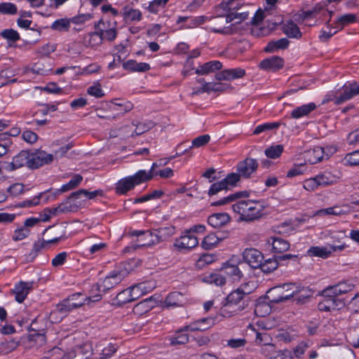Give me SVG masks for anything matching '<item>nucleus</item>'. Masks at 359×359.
I'll use <instances>...</instances> for the list:
<instances>
[{
    "label": "nucleus",
    "mask_w": 359,
    "mask_h": 359,
    "mask_svg": "<svg viewBox=\"0 0 359 359\" xmlns=\"http://www.w3.org/2000/svg\"><path fill=\"white\" fill-rule=\"evenodd\" d=\"M205 280L216 285H223L226 282L224 276L222 273H212L205 277Z\"/></svg>",
    "instance_id": "nucleus-52"
},
{
    "label": "nucleus",
    "mask_w": 359,
    "mask_h": 359,
    "mask_svg": "<svg viewBox=\"0 0 359 359\" xmlns=\"http://www.w3.org/2000/svg\"><path fill=\"white\" fill-rule=\"evenodd\" d=\"M231 220L227 213H215L211 215L208 219V224L214 228H221L227 224Z\"/></svg>",
    "instance_id": "nucleus-25"
},
{
    "label": "nucleus",
    "mask_w": 359,
    "mask_h": 359,
    "mask_svg": "<svg viewBox=\"0 0 359 359\" xmlns=\"http://www.w3.org/2000/svg\"><path fill=\"white\" fill-rule=\"evenodd\" d=\"M82 180V176L75 175L68 183L62 185L60 189L61 191L65 192L76 188L81 182Z\"/></svg>",
    "instance_id": "nucleus-51"
},
{
    "label": "nucleus",
    "mask_w": 359,
    "mask_h": 359,
    "mask_svg": "<svg viewBox=\"0 0 359 359\" xmlns=\"http://www.w3.org/2000/svg\"><path fill=\"white\" fill-rule=\"evenodd\" d=\"M316 109V104L313 102L303 104L296 107L291 112V117L295 119L308 116L311 111Z\"/></svg>",
    "instance_id": "nucleus-32"
},
{
    "label": "nucleus",
    "mask_w": 359,
    "mask_h": 359,
    "mask_svg": "<svg viewBox=\"0 0 359 359\" xmlns=\"http://www.w3.org/2000/svg\"><path fill=\"white\" fill-rule=\"evenodd\" d=\"M278 263L277 259H269L266 260L264 263L262 262L259 268H260L264 273H269L278 268Z\"/></svg>",
    "instance_id": "nucleus-49"
},
{
    "label": "nucleus",
    "mask_w": 359,
    "mask_h": 359,
    "mask_svg": "<svg viewBox=\"0 0 359 359\" xmlns=\"http://www.w3.org/2000/svg\"><path fill=\"white\" fill-rule=\"evenodd\" d=\"M224 273L232 278L233 280H238L242 277V273L237 266H229L224 269Z\"/></svg>",
    "instance_id": "nucleus-50"
},
{
    "label": "nucleus",
    "mask_w": 359,
    "mask_h": 359,
    "mask_svg": "<svg viewBox=\"0 0 359 359\" xmlns=\"http://www.w3.org/2000/svg\"><path fill=\"white\" fill-rule=\"evenodd\" d=\"M97 348H102V354L106 357H111L117 350L118 346L112 343L103 341L100 343Z\"/></svg>",
    "instance_id": "nucleus-46"
},
{
    "label": "nucleus",
    "mask_w": 359,
    "mask_h": 359,
    "mask_svg": "<svg viewBox=\"0 0 359 359\" xmlns=\"http://www.w3.org/2000/svg\"><path fill=\"white\" fill-rule=\"evenodd\" d=\"M93 349L89 344H84L76 348L74 353L64 354L62 359H88L92 354Z\"/></svg>",
    "instance_id": "nucleus-15"
},
{
    "label": "nucleus",
    "mask_w": 359,
    "mask_h": 359,
    "mask_svg": "<svg viewBox=\"0 0 359 359\" xmlns=\"http://www.w3.org/2000/svg\"><path fill=\"white\" fill-rule=\"evenodd\" d=\"M220 241L221 238L216 234L210 233L203 238L201 242V246L205 250H210L215 248Z\"/></svg>",
    "instance_id": "nucleus-40"
},
{
    "label": "nucleus",
    "mask_w": 359,
    "mask_h": 359,
    "mask_svg": "<svg viewBox=\"0 0 359 359\" xmlns=\"http://www.w3.org/2000/svg\"><path fill=\"white\" fill-rule=\"evenodd\" d=\"M214 323V320L212 318H203L198 320L189 325H187L184 327L183 330L186 331H203L207 330L209 327L212 325Z\"/></svg>",
    "instance_id": "nucleus-31"
},
{
    "label": "nucleus",
    "mask_w": 359,
    "mask_h": 359,
    "mask_svg": "<svg viewBox=\"0 0 359 359\" xmlns=\"http://www.w3.org/2000/svg\"><path fill=\"white\" fill-rule=\"evenodd\" d=\"M78 208L79 205H77V203H72V201H69V197H68L64 202L60 203L57 207L51 209H46V213L49 212L51 216L56 215L60 212L76 211Z\"/></svg>",
    "instance_id": "nucleus-19"
},
{
    "label": "nucleus",
    "mask_w": 359,
    "mask_h": 359,
    "mask_svg": "<svg viewBox=\"0 0 359 359\" xmlns=\"http://www.w3.org/2000/svg\"><path fill=\"white\" fill-rule=\"evenodd\" d=\"M157 303L158 299L154 296H151L137 304L133 309V311L137 315H142L154 308Z\"/></svg>",
    "instance_id": "nucleus-21"
},
{
    "label": "nucleus",
    "mask_w": 359,
    "mask_h": 359,
    "mask_svg": "<svg viewBox=\"0 0 359 359\" xmlns=\"http://www.w3.org/2000/svg\"><path fill=\"white\" fill-rule=\"evenodd\" d=\"M133 293H132L130 287L121 291L116 296V300L119 304H125L128 302H130L136 300L137 299L133 297Z\"/></svg>",
    "instance_id": "nucleus-44"
},
{
    "label": "nucleus",
    "mask_w": 359,
    "mask_h": 359,
    "mask_svg": "<svg viewBox=\"0 0 359 359\" xmlns=\"http://www.w3.org/2000/svg\"><path fill=\"white\" fill-rule=\"evenodd\" d=\"M324 149L320 147H316L312 149L306 151L304 157L310 164H315L323 160L324 156Z\"/></svg>",
    "instance_id": "nucleus-30"
},
{
    "label": "nucleus",
    "mask_w": 359,
    "mask_h": 359,
    "mask_svg": "<svg viewBox=\"0 0 359 359\" xmlns=\"http://www.w3.org/2000/svg\"><path fill=\"white\" fill-rule=\"evenodd\" d=\"M228 8V4L222 3L217 7L218 15L211 19V31L215 33H219L222 34H231L236 32V29L234 28V25L230 23L229 19H227V13L225 14L222 13L219 11L223 9L224 11Z\"/></svg>",
    "instance_id": "nucleus-5"
},
{
    "label": "nucleus",
    "mask_w": 359,
    "mask_h": 359,
    "mask_svg": "<svg viewBox=\"0 0 359 359\" xmlns=\"http://www.w3.org/2000/svg\"><path fill=\"white\" fill-rule=\"evenodd\" d=\"M304 188L309 191H313L320 186L316 176L304 181Z\"/></svg>",
    "instance_id": "nucleus-59"
},
{
    "label": "nucleus",
    "mask_w": 359,
    "mask_h": 359,
    "mask_svg": "<svg viewBox=\"0 0 359 359\" xmlns=\"http://www.w3.org/2000/svg\"><path fill=\"white\" fill-rule=\"evenodd\" d=\"M245 74V72L241 68L224 69L215 75L218 81H231L242 78Z\"/></svg>",
    "instance_id": "nucleus-18"
},
{
    "label": "nucleus",
    "mask_w": 359,
    "mask_h": 359,
    "mask_svg": "<svg viewBox=\"0 0 359 359\" xmlns=\"http://www.w3.org/2000/svg\"><path fill=\"white\" fill-rule=\"evenodd\" d=\"M128 275L126 269L113 271L99 285V290L107 291L119 284Z\"/></svg>",
    "instance_id": "nucleus-10"
},
{
    "label": "nucleus",
    "mask_w": 359,
    "mask_h": 359,
    "mask_svg": "<svg viewBox=\"0 0 359 359\" xmlns=\"http://www.w3.org/2000/svg\"><path fill=\"white\" fill-rule=\"evenodd\" d=\"M267 243L272 246V249L276 253H282L290 248V243L280 237H271L268 239Z\"/></svg>",
    "instance_id": "nucleus-28"
},
{
    "label": "nucleus",
    "mask_w": 359,
    "mask_h": 359,
    "mask_svg": "<svg viewBox=\"0 0 359 359\" xmlns=\"http://www.w3.org/2000/svg\"><path fill=\"white\" fill-rule=\"evenodd\" d=\"M241 176L238 173L232 172L231 174H229L224 180H222V182H224L225 187L226 189H229L231 187H234L236 183L240 180Z\"/></svg>",
    "instance_id": "nucleus-54"
},
{
    "label": "nucleus",
    "mask_w": 359,
    "mask_h": 359,
    "mask_svg": "<svg viewBox=\"0 0 359 359\" xmlns=\"http://www.w3.org/2000/svg\"><path fill=\"white\" fill-rule=\"evenodd\" d=\"M313 295V291L308 287H302L297 285V291L294 292V301L298 304L306 303Z\"/></svg>",
    "instance_id": "nucleus-34"
},
{
    "label": "nucleus",
    "mask_w": 359,
    "mask_h": 359,
    "mask_svg": "<svg viewBox=\"0 0 359 359\" xmlns=\"http://www.w3.org/2000/svg\"><path fill=\"white\" fill-rule=\"evenodd\" d=\"M253 330L256 332L255 341L257 345H267L272 342V337L265 330H255V329Z\"/></svg>",
    "instance_id": "nucleus-41"
},
{
    "label": "nucleus",
    "mask_w": 359,
    "mask_h": 359,
    "mask_svg": "<svg viewBox=\"0 0 359 359\" xmlns=\"http://www.w3.org/2000/svg\"><path fill=\"white\" fill-rule=\"evenodd\" d=\"M290 41L286 38H282L277 41H271L264 48L266 53H273L279 49H285L288 47Z\"/></svg>",
    "instance_id": "nucleus-37"
},
{
    "label": "nucleus",
    "mask_w": 359,
    "mask_h": 359,
    "mask_svg": "<svg viewBox=\"0 0 359 359\" xmlns=\"http://www.w3.org/2000/svg\"><path fill=\"white\" fill-rule=\"evenodd\" d=\"M307 254L310 257H319L322 258H327L332 254V250L328 247H311L308 251Z\"/></svg>",
    "instance_id": "nucleus-38"
},
{
    "label": "nucleus",
    "mask_w": 359,
    "mask_h": 359,
    "mask_svg": "<svg viewBox=\"0 0 359 359\" xmlns=\"http://www.w3.org/2000/svg\"><path fill=\"white\" fill-rule=\"evenodd\" d=\"M280 123L279 122H273V123H266L262 125L257 126L253 132L254 135H259V133L266 131L271 130L276 128H278L280 126Z\"/></svg>",
    "instance_id": "nucleus-53"
},
{
    "label": "nucleus",
    "mask_w": 359,
    "mask_h": 359,
    "mask_svg": "<svg viewBox=\"0 0 359 359\" xmlns=\"http://www.w3.org/2000/svg\"><path fill=\"white\" fill-rule=\"evenodd\" d=\"M240 8H226L227 11V19H229V22H231L233 20H236V22L233 24L234 26L237 24L241 23L243 21L245 20L249 15V11H244L242 12H238ZM236 29V27H234Z\"/></svg>",
    "instance_id": "nucleus-27"
},
{
    "label": "nucleus",
    "mask_w": 359,
    "mask_h": 359,
    "mask_svg": "<svg viewBox=\"0 0 359 359\" xmlns=\"http://www.w3.org/2000/svg\"><path fill=\"white\" fill-rule=\"evenodd\" d=\"M344 160L346 161V164L350 165H359V150L346 154Z\"/></svg>",
    "instance_id": "nucleus-64"
},
{
    "label": "nucleus",
    "mask_w": 359,
    "mask_h": 359,
    "mask_svg": "<svg viewBox=\"0 0 359 359\" xmlns=\"http://www.w3.org/2000/svg\"><path fill=\"white\" fill-rule=\"evenodd\" d=\"M31 288L32 283L20 282L13 290V293L15 294V300L19 303H22L27 297Z\"/></svg>",
    "instance_id": "nucleus-26"
},
{
    "label": "nucleus",
    "mask_w": 359,
    "mask_h": 359,
    "mask_svg": "<svg viewBox=\"0 0 359 359\" xmlns=\"http://www.w3.org/2000/svg\"><path fill=\"white\" fill-rule=\"evenodd\" d=\"M155 287L156 285L154 282L148 281L140 283L131 286L130 287V289L132 293H133V297L137 299L141 296L151 292L155 288Z\"/></svg>",
    "instance_id": "nucleus-20"
},
{
    "label": "nucleus",
    "mask_w": 359,
    "mask_h": 359,
    "mask_svg": "<svg viewBox=\"0 0 359 359\" xmlns=\"http://www.w3.org/2000/svg\"><path fill=\"white\" fill-rule=\"evenodd\" d=\"M148 178L149 177L146 175V170H140L132 176L120 180L116 184V191L119 194H125L136 185L147 182Z\"/></svg>",
    "instance_id": "nucleus-6"
},
{
    "label": "nucleus",
    "mask_w": 359,
    "mask_h": 359,
    "mask_svg": "<svg viewBox=\"0 0 359 359\" xmlns=\"http://www.w3.org/2000/svg\"><path fill=\"white\" fill-rule=\"evenodd\" d=\"M251 292L247 285H241L232 291L225 299L219 310V314L225 318H229L238 314L248 304V294Z\"/></svg>",
    "instance_id": "nucleus-1"
},
{
    "label": "nucleus",
    "mask_w": 359,
    "mask_h": 359,
    "mask_svg": "<svg viewBox=\"0 0 359 359\" xmlns=\"http://www.w3.org/2000/svg\"><path fill=\"white\" fill-rule=\"evenodd\" d=\"M123 69L130 72H144L150 69V66L146 62H137L135 60H130L123 64Z\"/></svg>",
    "instance_id": "nucleus-35"
},
{
    "label": "nucleus",
    "mask_w": 359,
    "mask_h": 359,
    "mask_svg": "<svg viewBox=\"0 0 359 359\" xmlns=\"http://www.w3.org/2000/svg\"><path fill=\"white\" fill-rule=\"evenodd\" d=\"M30 229H26L23 226L17 229L12 236L13 240L15 241H22L29 236Z\"/></svg>",
    "instance_id": "nucleus-58"
},
{
    "label": "nucleus",
    "mask_w": 359,
    "mask_h": 359,
    "mask_svg": "<svg viewBox=\"0 0 359 359\" xmlns=\"http://www.w3.org/2000/svg\"><path fill=\"white\" fill-rule=\"evenodd\" d=\"M244 261L252 268L257 269L264 259L262 253L255 248H247L243 252Z\"/></svg>",
    "instance_id": "nucleus-13"
},
{
    "label": "nucleus",
    "mask_w": 359,
    "mask_h": 359,
    "mask_svg": "<svg viewBox=\"0 0 359 359\" xmlns=\"http://www.w3.org/2000/svg\"><path fill=\"white\" fill-rule=\"evenodd\" d=\"M198 244L197 237L190 233V231H186L184 235L175 240L173 246L179 252H187L196 247Z\"/></svg>",
    "instance_id": "nucleus-9"
},
{
    "label": "nucleus",
    "mask_w": 359,
    "mask_h": 359,
    "mask_svg": "<svg viewBox=\"0 0 359 359\" xmlns=\"http://www.w3.org/2000/svg\"><path fill=\"white\" fill-rule=\"evenodd\" d=\"M325 299L318 304V309L320 311H330L344 306V303L333 297H325Z\"/></svg>",
    "instance_id": "nucleus-24"
},
{
    "label": "nucleus",
    "mask_w": 359,
    "mask_h": 359,
    "mask_svg": "<svg viewBox=\"0 0 359 359\" xmlns=\"http://www.w3.org/2000/svg\"><path fill=\"white\" fill-rule=\"evenodd\" d=\"M283 151V146L281 144L272 145L267 148L264 153L270 158H278Z\"/></svg>",
    "instance_id": "nucleus-48"
},
{
    "label": "nucleus",
    "mask_w": 359,
    "mask_h": 359,
    "mask_svg": "<svg viewBox=\"0 0 359 359\" xmlns=\"http://www.w3.org/2000/svg\"><path fill=\"white\" fill-rule=\"evenodd\" d=\"M359 95V84L357 83H350L345 84L339 95H335L333 98H328L323 102L333 101L335 104H340L347 100H351L353 97Z\"/></svg>",
    "instance_id": "nucleus-7"
},
{
    "label": "nucleus",
    "mask_w": 359,
    "mask_h": 359,
    "mask_svg": "<svg viewBox=\"0 0 359 359\" xmlns=\"http://www.w3.org/2000/svg\"><path fill=\"white\" fill-rule=\"evenodd\" d=\"M123 17L129 20H140L142 18L141 12L137 9H133L129 6H125L123 9Z\"/></svg>",
    "instance_id": "nucleus-42"
},
{
    "label": "nucleus",
    "mask_w": 359,
    "mask_h": 359,
    "mask_svg": "<svg viewBox=\"0 0 359 359\" xmlns=\"http://www.w3.org/2000/svg\"><path fill=\"white\" fill-rule=\"evenodd\" d=\"M94 298L96 299H93L92 297H87L81 292L74 293L57 305V310L50 313V318H54V316L57 313L65 315L73 309L83 306L86 302L98 301L100 299V296L97 295Z\"/></svg>",
    "instance_id": "nucleus-4"
},
{
    "label": "nucleus",
    "mask_w": 359,
    "mask_h": 359,
    "mask_svg": "<svg viewBox=\"0 0 359 359\" xmlns=\"http://www.w3.org/2000/svg\"><path fill=\"white\" fill-rule=\"evenodd\" d=\"M284 65L283 59L278 56H272L269 58L262 60L259 67L264 70L277 71L283 68Z\"/></svg>",
    "instance_id": "nucleus-17"
},
{
    "label": "nucleus",
    "mask_w": 359,
    "mask_h": 359,
    "mask_svg": "<svg viewBox=\"0 0 359 359\" xmlns=\"http://www.w3.org/2000/svg\"><path fill=\"white\" fill-rule=\"evenodd\" d=\"M133 126H136V128L134 131V133L136 135H140L149 131L150 129L153 128L156 126V123L152 121H147L143 123H135L133 121Z\"/></svg>",
    "instance_id": "nucleus-43"
},
{
    "label": "nucleus",
    "mask_w": 359,
    "mask_h": 359,
    "mask_svg": "<svg viewBox=\"0 0 359 359\" xmlns=\"http://www.w3.org/2000/svg\"><path fill=\"white\" fill-rule=\"evenodd\" d=\"M320 187H327L336 184L339 177L330 170H325L316 175Z\"/></svg>",
    "instance_id": "nucleus-29"
},
{
    "label": "nucleus",
    "mask_w": 359,
    "mask_h": 359,
    "mask_svg": "<svg viewBox=\"0 0 359 359\" xmlns=\"http://www.w3.org/2000/svg\"><path fill=\"white\" fill-rule=\"evenodd\" d=\"M247 344V340L245 338L231 339L226 341V346L231 348H240Z\"/></svg>",
    "instance_id": "nucleus-60"
},
{
    "label": "nucleus",
    "mask_w": 359,
    "mask_h": 359,
    "mask_svg": "<svg viewBox=\"0 0 359 359\" xmlns=\"http://www.w3.org/2000/svg\"><path fill=\"white\" fill-rule=\"evenodd\" d=\"M163 194V191L161 190H154L151 193L148 194L142 197H140L137 198H135L134 201L135 203H144L147 201L157 198L161 197Z\"/></svg>",
    "instance_id": "nucleus-56"
},
{
    "label": "nucleus",
    "mask_w": 359,
    "mask_h": 359,
    "mask_svg": "<svg viewBox=\"0 0 359 359\" xmlns=\"http://www.w3.org/2000/svg\"><path fill=\"white\" fill-rule=\"evenodd\" d=\"M62 237V236L61 235V236L54 238L53 239H49L47 241H43V240L40 241L39 240V241L35 242L33 245L32 250H31V252L27 255H26L25 261H27V262L32 261L37 256L38 252L41 249L44 248L47 244L56 243L59 241H60Z\"/></svg>",
    "instance_id": "nucleus-16"
},
{
    "label": "nucleus",
    "mask_w": 359,
    "mask_h": 359,
    "mask_svg": "<svg viewBox=\"0 0 359 359\" xmlns=\"http://www.w3.org/2000/svg\"><path fill=\"white\" fill-rule=\"evenodd\" d=\"M356 15L353 13H347L339 16L336 21V28L341 29L344 26L356 21Z\"/></svg>",
    "instance_id": "nucleus-39"
},
{
    "label": "nucleus",
    "mask_w": 359,
    "mask_h": 359,
    "mask_svg": "<svg viewBox=\"0 0 359 359\" xmlns=\"http://www.w3.org/2000/svg\"><path fill=\"white\" fill-rule=\"evenodd\" d=\"M184 302V296L178 292L170 293L165 300V304L167 307L181 306Z\"/></svg>",
    "instance_id": "nucleus-36"
},
{
    "label": "nucleus",
    "mask_w": 359,
    "mask_h": 359,
    "mask_svg": "<svg viewBox=\"0 0 359 359\" xmlns=\"http://www.w3.org/2000/svg\"><path fill=\"white\" fill-rule=\"evenodd\" d=\"M236 168L237 172L241 177L248 178L250 177L251 175L257 170L258 168V163L254 158H247L239 162Z\"/></svg>",
    "instance_id": "nucleus-14"
},
{
    "label": "nucleus",
    "mask_w": 359,
    "mask_h": 359,
    "mask_svg": "<svg viewBox=\"0 0 359 359\" xmlns=\"http://www.w3.org/2000/svg\"><path fill=\"white\" fill-rule=\"evenodd\" d=\"M222 68V65L219 61L215 60L204 63L200 65L196 70V73L198 75H205L216 70H219Z\"/></svg>",
    "instance_id": "nucleus-33"
},
{
    "label": "nucleus",
    "mask_w": 359,
    "mask_h": 359,
    "mask_svg": "<svg viewBox=\"0 0 359 359\" xmlns=\"http://www.w3.org/2000/svg\"><path fill=\"white\" fill-rule=\"evenodd\" d=\"M1 36L3 38L12 41H16L20 39V35L18 32L13 29L3 30L1 32Z\"/></svg>",
    "instance_id": "nucleus-62"
},
{
    "label": "nucleus",
    "mask_w": 359,
    "mask_h": 359,
    "mask_svg": "<svg viewBox=\"0 0 359 359\" xmlns=\"http://www.w3.org/2000/svg\"><path fill=\"white\" fill-rule=\"evenodd\" d=\"M25 186L22 183H15L9 187L8 191L13 196L17 197L24 193Z\"/></svg>",
    "instance_id": "nucleus-61"
},
{
    "label": "nucleus",
    "mask_w": 359,
    "mask_h": 359,
    "mask_svg": "<svg viewBox=\"0 0 359 359\" xmlns=\"http://www.w3.org/2000/svg\"><path fill=\"white\" fill-rule=\"evenodd\" d=\"M17 7L14 4L10 2H4L0 4V13L1 14H15L17 13Z\"/></svg>",
    "instance_id": "nucleus-57"
},
{
    "label": "nucleus",
    "mask_w": 359,
    "mask_h": 359,
    "mask_svg": "<svg viewBox=\"0 0 359 359\" xmlns=\"http://www.w3.org/2000/svg\"><path fill=\"white\" fill-rule=\"evenodd\" d=\"M71 22V19L61 18L53 22L51 29L59 32H66L69 30Z\"/></svg>",
    "instance_id": "nucleus-45"
},
{
    "label": "nucleus",
    "mask_w": 359,
    "mask_h": 359,
    "mask_svg": "<svg viewBox=\"0 0 359 359\" xmlns=\"http://www.w3.org/2000/svg\"><path fill=\"white\" fill-rule=\"evenodd\" d=\"M354 287L353 284L348 282H341L334 285L329 286L323 290L324 297H333L337 298V296L347 293L351 291Z\"/></svg>",
    "instance_id": "nucleus-12"
},
{
    "label": "nucleus",
    "mask_w": 359,
    "mask_h": 359,
    "mask_svg": "<svg viewBox=\"0 0 359 359\" xmlns=\"http://www.w3.org/2000/svg\"><path fill=\"white\" fill-rule=\"evenodd\" d=\"M265 208L264 202L253 200H241L232 205L233 210L241 215L244 221H253L261 217Z\"/></svg>",
    "instance_id": "nucleus-3"
},
{
    "label": "nucleus",
    "mask_w": 359,
    "mask_h": 359,
    "mask_svg": "<svg viewBox=\"0 0 359 359\" xmlns=\"http://www.w3.org/2000/svg\"><path fill=\"white\" fill-rule=\"evenodd\" d=\"M102 191L101 190H95L93 191H88L85 189H80L77 191L72 193V194L69 196V201L72 203H76L79 206L81 205V203L80 201H77L78 199H80L82 197H85L87 199H93L95 198L98 195H102Z\"/></svg>",
    "instance_id": "nucleus-22"
},
{
    "label": "nucleus",
    "mask_w": 359,
    "mask_h": 359,
    "mask_svg": "<svg viewBox=\"0 0 359 359\" xmlns=\"http://www.w3.org/2000/svg\"><path fill=\"white\" fill-rule=\"evenodd\" d=\"M108 24L109 25L106 26L105 23L100 20L98 24L99 31L93 32L91 34V38L97 37L100 41L102 40L114 41L117 35L116 22L111 26L110 22H108Z\"/></svg>",
    "instance_id": "nucleus-11"
},
{
    "label": "nucleus",
    "mask_w": 359,
    "mask_h": 359,
    "mask_svg": "<svg viewBox=\"0 0 359 359\" xmlns=\"http://www.w3.org/2000/svg\"><path fill=\"white\" fill-rule=\"evenodd\" d=\"M245 195V192L240 191L237 192L233 194H231L226 197H224L217 201L213 202L211 203L212 206H218V205H223L229 203H231L236 199L243 196Z\"/></svg>",
    "instance_id": "nucleus-47"
},
{
    "label": "nucleus",
    "mask_w": 359,
    "mask_h": 359,
    "mask_svg": "<svg viewBox=\"0 0 359 359\" xmlns=\"http://www.w3.org/2000/svg\"><path fill=\"white\" fill-rule=\"evenodd\" d=\"M297 291V285L294 283H285L272 289L271 292L275 295L273 301L276 303L283 302L294 297Z\"/></svg>",
    "instance_id": "nucleus-8"
},
{
    "label": "nucleus",
    "mask_w": 359,
    "mask_h": 359,
    "mask_svg": "<svg viewBox=\"0 0 359 359\" xmlns=\"http://www.w3.org/2000/svg\"><path fill=\"white\" fill-rule=\"evenodd\" d=\"M281 30L289 38L299 39L302 36L299 27L292 20L284 22Z\"/></svg>",
    "instance_id": "nucleus-23"
},
{
    "label": "nucleus",
    "mask_w": 359,
    "mask_h": 359,
    "mask_svg": "<svg viewBox=\"0 0 359 359\" xmlns=\"http://www.w3.org/2000/svg\"><path fill=\"white\" fill-rule=\"evenodd\" d=\"M53 161V155L45 151L33 154L22 150L13 158L12 162L8 165V170L13 171L24 166L35 169L44 164L50 163Z\"/></svg>",
    "instance_id": "nucleus-2"
},
{
    "label": "nucleus",
    "mask_w": 359,
    "mask_h": 359,
    "mask_svg": "<svg viewBox=\"0 0 359 359\" xmlns=\"http://www.w3.org/2000/svg\"><path fill=\"white\" fill-rule=\"evenodd\" d=\"M189 341V337L187 334L183 332V331H179L176 335L170 339L171 344H185Z\"/></svg>",
    "instance_id": "nucleus-55"
},
{
    "label": "nucleus",
    "mask_w": 359,
    "mask_h": 359,
    "mask_svg": "<svg viewBox=\"0 0 359 359\" xmlns=\"http://www.w3.org/2000/svg\"><path fill=\"white\" fill-rule=\"evenodd\" d=\"M215 260V257L213 255L205 253L202 255L197 260L196 264L198 267L203 268L205 265L209 264L213 262Z\"/></svg>",
    "instance_id": "nucleus-63"
}]
</instances>
